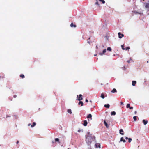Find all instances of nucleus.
<instances>
[{"mask_svg":"<svg viewBox=\"0 0 149 149\" xmlns=\"http://www.w3.org/2000/svg\"><path fill=\"white\" fill-rule=\"evenodd\" d=\"M85 136L86 141L88 145H90L94 139H95V137L94 136H92L89 132H87Z\"/></svg>","mask_w":149,"mask_h":149,"instance_id":"1","label":"nucleus"},{"mask_svg":"<svg viewBox=\"0 0 149 149\" xmlns=\"http://www.w3.org/2000/svg\"><path fill=\"white\" fill-rule=\"evenodd\" d=\"M144 4L145 7L148 10V11H149V1H148V3H145Z\"/></svg>","mask_w":149,"mask_h":149,"instance_id":"2","label":"nucleus"},{"mask_svg":"<svg viewBox=\"0 0 149 149\" xmlns=\"http://www.w3.org/2000/svg\"><path fill=\"white\" fill-rule=\"evenodd\" d=\"M82 95L81 94L79 95V97H78V95L77 96V97H78V100L79 101H80L81 100H82L83 98L82 97H82Z\"/></svg>","mask_w":149,"mask_h":149,"instance_id":"3","label":"nucleus"},{"mask_svg":"<svg viewBox=\"0 0 149 149\" xmlns=\"http://www.w3.org/2000/svg\"><path fill=\"white\" fill-rule=\"evenodd\" d=\"M118 37L120 38H121L122 37L124 36V35L123 34H122L120 32H119L118 33Z\"/></svg>","mask_w":149,"mask_h":149,"instance_id":"4","label":"nucleus"},{"mask_svg":"<svg viewBox=\"0 0 149 149\" xmlns=\"http://www.w3.org/2000/svg\"><path fill=\"white\" fill-rule=\"evenodd\" d=\"M119 133L122 135L124 134V131L122 129H121L120 130Z\"/></svg>","mask_w":149,"mask_h":149,"instance_id":"5","label":"nucleus"},{"mask_svg":"<svg viewBox=\"0 0 149 149\" xmlns=\"http://www.w3.org/2000/svg\"><path fill=\"white\" fill-rule=\"evenodd\" d=\"M87 123H88L87 121L86 120H85L84 121L83 125L84 126H87Z\"/></svg>","mask_w":149,"mask_h":149,"instance_id":"6","label":"nucleus"},{"mask_svg":"<svg viewBox=\"0 0 149 149\" xmlns=\"http://www.w3.org/2000/svg\"><path fill=\"white\" fill-rule=\"evenodd\" d=\"M87 118H90L91 120L92 119L91 114H89L87 116Z\"/></svg>","mask_w":149,"mask_h":149,"instance_id":"7","label":"nucleus"},{"mask_svg":"<svg viewBox=\"0 0 149 149\" xmlns=\"http://www.w3.org/2000/svg\"><path fill=\"white\" fill-rule=\"evenodd\" d=\"M104 125L106 126V127L108 128L109 127V125H108L107 123L105 121H104Z\"/></svg>","mask_w":149,"mask_h":149,"instance_id":"8","label":"nucleus"},{"mask_svg":"<svg viewBox=\"0 0 149 149\" xmlns=\"http://www.w3.org/2000/svg\"><path fill=\"white\" fill-rule=\"evenodd\" d=\"M120 141H123V142L125 143L126 142V141L124 139L123 137H122L120 138Z\"/></svg>","mask_w":149,"mask_h":149,"instance_id":"9","label":"nucleus"},{"mask_svg":"<svg viewBox=\"0 0 149 149\" xmlns=\"http://www.w3.org/2000/svg\"><path fill=\"white\" fill-rule=\"evenodd\" d=\"M106 52V49H104L102 52V53H100L99 54L100 55H102L103 54H104Z\"/></svg>","mask_w":149,"mask_h":149,"instance_id":"10","label":"nucleus"},{"mask_svg":"<svg viewBox=\"0 0 149 149\" xmlns=\"http://www.w3.org/2000/svg\"><path fill=\"white\" fill-rule=\"evenodd\" d=\"M136 83V81H132V86H134Z\"/></svg>","mask_w":149,"mask_h":149,"instance_id":"11","label":"nucleus"},{"mask_svg":"<svg viewBox=\"0 0 149 149\" xmlns=\"http://www.w3.org/2000/svg\"><path fill=\"white\" fill-rule=\"evenodd\" d=\"M70 26L71 27H74L75 28L76 27V25L75 24H74L73 23H72L70 24Z\"/></svg>","mask_w":149,"mask_h":149,"instance_id":"12","label":"nucleus"},{"mask_svg":"<svg viewBox=\"0 0 149 149\" xmlns=\"http://www.w3.org/2000/svg\"><path fill=\"white\" fill-rule=\"evenodd\" d=\"M78 105H80L81 106H82L83 105V103L82 101H80L79 102Z\"/></svg>","mask_w":149,"mask_h":149,"instance_id":"13","label":"nucleus"},{"mask_svg":"<svg viewBox=\"0 0 149 149\" xmlns=\"http://www.w3.org/2000/svg\"><path fill=\"white\" fill-rule=\"evenodd\" d=\"M142 122L145 125H146L148 123V121L147 120H143Z\"/></svg>","mask_w":149,"mask_h":149,"instance_id":"14","label":"nucleus"},{"mask_svg":"<svg viewBox=\"0 0 149 149\" xmlns=\"http://www.w3.org/2000/svg\"><path fill=\"white\" fill-rule=\"evenodd\" d=\"M95 146L96 148H97L98 147L100 148V145L99 143H97L95 144Z\"/></svg>","mask_w":149,"mask_h":149,"instance_id":"15","label":"nucleus"},{"mask_svg":"<svg viewBox=\"0 0 149 149\" xmlns=\"http://www.w3.org/2000/svg\"><path fill=\"white\" fill-rule=\"evenodd\" d=\"M104 106L106 108H109L110 107V105L108 104H106L104 105Z\"/></svg>","mask_w":149,"mask_h":149,"instance_id":"16","label":"nucleus"},{"mask_svg":"<svg viewBox=\"0 0 149 149\" xmlns=\"http://www.w3.org/2000/svg\"><path fill=\"white\" fill-rule=\"evenodd\" d=\"M117 90L115 88H113L111 91V92L113 93L117 92Z\"/></svg>","mask_w":149,"mask_h":149,"instance_id":"17","label":"nucleus"},{"mask_svg":"<svg viewBox=\"0 0 149 149\" xmlns=\"http://www.w3.org/2000/svg\"><path fill=\"white\" fill-rule=\"evenodd\" d=\"M67 112L70 114H71L72 113L71 110L70 109H68L67 110Z\"/></svg>","mask_w":149,"mask_h":149,"instance_id":"18","label":"nucleus"},{"mask_svg":"<svg viewBox=\"0 0 149 149\" xmlns=\"http://www.w3.org/2000/svg\"><path fill=\"white\" fill-rule=\"evenodd\" d=\"M36 125V123L35 122H34L31 125V127H33L34 126H35Z\"/></svg>","mask_w":149,"mask_h":149,"instance_id":"19","label":"nucleus"},{"mask_svg":"<svg viewBox=\"0 0 149 149\" xmlns=\"http://www.w3.org/2000/svg\"><path fill=\"white\" fill-rule=\"evenodd\" d=\"M100 97L104 99V94L103 93H102Z\"/></svg>","mask_w":149,"mask_h":149,"instance_id":"20","label":"nucleus"},{"mask_svg":"<svg viewBox=\"0 0 149 149\" xmlns=\"http://www.w3.org/2000/svg\"><path fill=\"white\" fill-rule=\"evenodd\" d=\"M116 113L115 112L113 111L111 112V115H116Z\"/></svg>","mask_w":149,"mask_h":149,"instance_id":"21","label":"nucleus"},{"mask_svg":"<svg viewBox=\"0 0 149 149\" xmlns=\"http://www.w3.org/2000/svg\"><path fill=\"white\" fill-rule=\"evenodd\" d=\"M20 77L22 78H23L25 77V76L23 74H21L20 75Z\"/></svg>","mask_w":149,"mask_h":149,"instance_id":"22","label":"nucleus"},{"mask_svg":"<svg viewBox=\"0 0 149 149\" xmlns=\"http://www.w3.org/2000/svg\"><path fill=\"white\" fill-rule=\"evenodd\" d=\"M137 117L136 116H134L133 117V118L134 121H136L137 120Z\"/></svg>","mask_w":149,"mask_h":149,"instance_id":"23","label":"nucleus"},{"mask_svg":"<svg viewBox=\"0 0 149 149\" xmlns=\"http://www.w3.org/2000/svg\"><path fill=\"white\" fill-rule=\"evenodd\" d=\"M103 4H104L105 3V1L104 0H99Z\"/></svg>","mask_w":149,"mask_h":149,"instance_id":"24","label":"nucleus"},{"mask_svg":"<svg viewBox=\"0 0 149 149\" xmlns=\"http://www.w3.org/2000/svg\"><path fill=\"white\" fill-rule=\"evenodd\" d=\"M107 50L108 51H111V47H108L107 48Z\"/></svg>","mask_w":149,"mask_h":149,"instance_id":"25","label":"nucleus"},{"mask_svg":"<svg viewBox=\"0 0 149 149\" xmlns=\"http://www.w3.org/2000/svg\"><path fill=\"white\" fill-rule=\"evenodd\" d=\"M55 141L58 142H59V139L58 138H56L55 139Z\"/></svg>","mask_w":149,"mask_h":149,"instance_id":"26","label":"nucleus"},{"mask_svg":"<svg viewBox=\"0 0 149 149\" xmlns=\"http://www.w3.org/2000/svg\"><path fill=\"white\" fill-rule=\"evenodd\" d=\"M128 139V142L129 143L131 142L132 141V139L131 138H129Z\"/></svg>","mask_w":149,"mask_h":149,"instance_id":"27","label":"nucleus"},{"mask_svg":"<svg viewBox=\"0 0 149 149\" xmlns=\"http://www.w3.org/2000/svg\"><path fill=\"white\" fill-rule=\"evenodd\" d=\"M130 104H128L127 105V108H129L130 107Z\"/></svg>","mask_w":149,"mask_h":149,"instance_id":"28","label":"nucleus"},{"mask_svg":"<svg viewBox=\"0 0 149 149\" xmlns=\"http://www.w3.org/2000/svg\"><path fill=\"white\" fill-rule=\"evenodd\" d=\"M95 4H96V5H98V6H99V7H100V5L99 4L98 2V1H97H97L95 3Z\"/></svg>","mask_w":149,"mask_h":149,"instance_id":"29","label":"nucleus"},{"mask_svg":"<svg viewBox=\"0 0 149 149\" xmlns=\"http://www.w3.org/2000/svg\"><path fill=\"white\" fill-rule=\"evenodd\" d=\"M121 47H122V49L123 50H125V48L124 47V45H121Z\"/></svg>","mask_w":149,"mask_h":149,"instance_id":"30","label":"nucleus"},{"mask_svg":"<svg viewBox=\"0 0 149 149\" xmlns=\"http://www.w3.org/2000/svg\"><path fill=\"white\" fill-rule=\"evenodd\" d=\"M130 49V48L129 47H127L125 49V50H127Z\"/></svg>","mask_w":149,"mask_h":149,"instance_id":"31","label":"nucleus"},{"mask_svg":"<svg viewBox=\"0 0 149 149\" xmlns=\"http://www.w3.org/2000/svg\"><path fill=\"white\" fill-rule=\"evenodd\" d=\"M13 97L14 98H16L17 97V95H14Z\"/></svg>","mask_w":149,"mask_h":149,"instance_id":"32","label":"nucleus"},{"mask_svg":"<svg viewBox=\"0 0 149 149\" xmlns=\"http://www.w3.org/2000/svg\"><path fill=\"white\" fill-rule=\"evenodd\" d=\"M85 101L86 102H88V100L87 99H86Z\"/></svg>","mask_w":149,"mask_h":149,"instance_id":"33","label":"nucleus"},{"mask_svg":"<svg viewBox=\"0 0 149 149\" xmlns=\"http://www.w3.org/2000/svg\"><path fill=\"white\" fill-rule=\"evenodd\" d=\"M130 109H133V107H130L129 108Z\"/></svg>","mask_w":149,"mask_h":149,"instance_id":"34","label":"nucleus"},{"mask_svg":"<svg viewBox=\"0 0 149 149\" xmlns=\"http://www.w3.org/2000/svg\"><path fill=\"white\" fill-rule=\"evenodd\" d=\"M120 103H121V105H123L124 104H123V102H120Z\"/></svg>","mask_w":149,"mask_h":149,"instance_id":"35","label":"nucleus"},{"mask_svg":"<svg viewBox=\"0 0 149 149\" xmlns=\"http://www.w3.org/2000/svg\"><path fill=\"white\" fill-rule=\"evenodd\" d=\"M127 62L128 63H129L130 62V60H128L127 61Z\"/></svg>","mask_w":149,"mask_h":149,"instance_id":"36","label":"nucleus"},{"mask_svg":"<svg viewBox=\"0 0 149 149\" xmlns=\"http://www.w3.org/2000/svg\"><path fill=\"white\" fill-rule=\"evenodd\" d=\"M129 138H128L127 137H125V139H128Z\"/></svg>","mask_w":149,"mask_h":149,"instance_id":"37","label":"nucleus"},{"mask_svg":"<svg viewBox=\"0 0 149 149\" xmlns=\"http://www.w3.org/2000/svg\"><path fill=\"white\" fill-rule=\"evenodd\" d=\"M18 143H19V141H17V142H16V143H17V144H18Z\"/></svg>","mask_w":149,"mask_h":149,"instance_id":"38","label":"nucleus"},{"mask_svg":"<svg viewBox=\"0 0 149 149\" xmlns=\"http://www.w3.org/2000/svg\"><path fill=\"white\" fill-rule=\"evenodd\" d=\"M136 113H137V111H135L134 112V113H135V114H136Z\"/></svg>","mask_w":149,"mask_h":149,"instance_id":"39","label":"nucleus"},{"mask_svg":"<svg viewBox=\"0 0 149 149\" xmlns=\"http://www.w3.org/2000/svg\"><path fill=\"white\" fill-rule=\"evenodd\" d=\"M96 47L97 49L98 48V46H97V45L96 46Z\"/></svg>","mask_w":149,"mask_h":149,"instance_id":"40","label":"nucleus"},{"mask_svg":"<svg viewBox=\"0 0 149 149\" xmlns=\"http://www.w3.org/2000/svg\"><path fill=\"white\" fill-rule=\"evenodd\" d=\"M89 102L91 103H92V102L91 100H90Z\"/></svg>","mask_w":149,"mask_h":149,"instance_id":"41","label":"nucleus"},{"mask_svg":"<svg viewBox=\"0 0 149 149\" xmlns=\"http://www.w3.org/2000/svg\"><path fill=\"white\" fill-rule=\"evenodd\" d=\"M30 125H31V124H28V126H29Z\"/></svg>","mask_w":149,"mask_h":149,"instance_id":"42","label":"nucleus"},{"mask_svg":"<svg viewBox=\"0 0 149 149\" xmlns=\"http://www.w3.org/2000/svg\"><path fill=\"white\" fill-rule=\"evenodd\" d=\"M78 132H80V130H78Z\"/></svg>","mask_w":149,"mask_h":149,"instance_id":"43","label":"nucleus"},{"mask_svg":"<svg viewBox=\"0 0 149 149\" xmlns=\"http://www.w3.org/2000/svg\"><path fill=\"white\" fill-rule=\"evenodd\" d=\"M94 56H97V54H94Z\"/></svg>","mask_w":149,"mask_h":149,"instance_id":"44","label":"nucleus"},{"mask_svg":"<svg viewBox=\"0 0 149 149\" xmlns=\"http://www.w3.org/2000/svg\"><path fill=\"white\" fill-rule=\"evenodd\" d=\"M52 143H54V141H52Z\"/></svg>","mask_w":149,"mask_h":149,"instance_id":"45","label":"nucleus"},{"mask_svg":"<svg viewBox=\"0 0 149 149\" xmlns=\"http://www.w3.org/2000/svg\"><path fill=\"white\" fill-rule=\"evenodd\" d=\"M69 149V148H68V149Z\"/></svg>","mask_w":149,"mask_h":149,"instance_id":"46","label":"nucleus"}]
</instances>
